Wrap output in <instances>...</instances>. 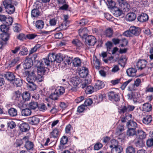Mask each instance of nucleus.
I'll return each instance as SVG.
<instances>
[{
    "label": "nucleus",
    "mask_w": 153,
    "mask_h": 153,
    "mask_svg": "<svg viewBox=\"0 0 153 153\" xmlns=\"http://www.w3.org/2000/svg\"><path fill=\"white\" fill-rule=\"evenodd\" d=\"M54 55V54L49 53L48 58H43L41 60V61H37V65L38 73L40 72L41 74H44L45 71V68H47L45 66H48L50 65L51 62H55Z\"/></svg>",
    "instance_id": "f257e3e1"
},
{
    "label": "nucleus",
    "mask_w": 153,
    "mask_h": 153,
    "mask_svg": "<svg viewBox=\"0 0 153 153\" xmlns=\"http://www.w3.org/2000/svg\"><path fill=\"white\" fill-rule=\"evenodd\" d=\"M25 74L27 76L26 80L28 82H32L36 81L37 82H41L43 80L42 76H40V77L36 76L34 71L31 72L29 71H25Z\"/></svg>",
    "instance_id": "f03ea898"
},
{
    "label": "nucleus",
    "mask_w": 153,
    "mask_h": 153,
    "mask_svg": "<svg viewBox=\"0 0 153 153\" xmlns=\"http://www.w3.org/2000/svg\"><path fill=\"white\" fill-rule=\"evenodd\" d=\"M3 4L6 12L8 14H13L15 11V8L12 4V0H4Z\"/></svg>",
    "instance_id": "7ed1b4c3"
},
{
    "label": "nucleus",
    "mask_w": 153,
    "mask_h": 153,
    "mask_svg": "<svg viewBox=\"0 0 153 153\" xmlns=\"http://www.w3.org/2000/svg\"><path fill=\"white\" fill-rule=\"evenodd\" d=\"M80 82V80L79 77H73L71 78L70 82V85H71L69 90L74 91L76 90V87Z\"/></svg>",
    "instance_id": "20e7f679"
},
{
    "label": "nucleus",
    "mask_w": 153,
    "mask_h": 153,
    "mask_svg": "<svg viewBox=\"0 0 153 153\" xmlns=\"http://www.w3.org/2000/svg\"><path fill=\"white\" fill-rule=\"evenodd\" d=\"M85 44L88 46H93L96 42V39L94 36L91 35L88 36L85 39Z\"/></svg>",
    "instance_id": "39448f33"
},
{
    "label": "nucleus",
    "mask_w": 153,
    "mask_h": 153,
    "mask_svg": "<svg viewBox=\"0 0 153 153\" xmlns=\"http://www.w3.org/2000/svg\"><path fill=\"white\" fill-rule=\"evenodd\" d=\"M13 99L18 103H23L22 99L21 93L19 90L15 92L13 96Z\"/></svg>",
    "instance_id": "423d86ee"
},
{
    "label": "nucleus",
    "mask_w": 153,
    "mask_h": 153,
    "mask_svg": "<svg viewBox=\"0 0 153 153\" xmlns=\"http://www.w3.org/2000/svg\"><path fill=\"white\" fill-rule=\"evenodd\" d=\"M108 95L109 99L111 100L117 102L120 100L119 95L115 92L110 91L108 93Z\"/></svg>",
    "instance_id": "0eeeda50"
},
{
    "label": "nucleus",
    "mask_w": 153,
    "mask_h": 153,
    "mask_svg": "<svg viewBox=\"0 0 153 153\" xmlns=\"http://www.w3.org/2000/svg\"><path fill=\"white\" fill-rule=\"evenodd\" d=\"M27 121L31 125H36L39 122V119L37 116H34L28 118Z\"/></svg>",
    "instance_id": "6e6552de"
},
{
    "label": "nucleus",
    "mask_w": 153,
    "mask_h": 153,
    "mask_svg": "<svg viewBox=\"0 0 153 153\" xmlns=\"http://www.w3.org/2000/svg\"><path fill=\"white\" fill-rule=\"evenodd\" d=\"M147 63V61L145 60H140L137 63L136 66L139 69L142 70L146 67Z\"/></svg>",
    "instance_id": "1a4fd4ad"
},
{
    "label": "nucleus",
    "mask_w": 153,
    "mask_h": 153,
    "mask_svg": "<svg viewBox=\"0 0 153 153\" xmlns=\"http://www.w3.org/2000/svg\"><path fill=\"white\" fill-rule=\"evenodd\" d=\"M33 62L30 58H27L24 61L23 67L25 69H29L33 65Z\"/></svg>",
    "instance_id": "9d476101"
},
{
    "label": "nucleus",
    "mask_w": 153,
    "mask_h": 153,
    "mask_svg": "<svg viewBox=\"0 0 153 153\" xmlns=\"http://www.w3.org/2000/svg\"><path fill=\"white\" fill-rule=\"evenodd\" d=\"M130 30L131 31L132 36H138L140 33V29L138 27L134 26L131 27L130 28Z\"/></svg>",
    "instance_id": "9b49d317"
},
{
    "label": "nucleus",
    "mask_w": 153,
    "mask_h": 153,
    "mask_svg": "<svg viewBox=\"0 0 153 153\" xmlns=\"http://www.w3.org/2000/svg\"><path fill=\"white\" fill-rule=\"evenodd\" d=\"M78 31L79 35L82 39H84L87 36V34L88 32V30L86 28H81L79 29Z\"/></svg>",
    "instance_id": "f8f14e48"
},
{
    "label": "nucleus",
    "mask_w": 153,
    "mask_h": 153,
    "mask_svg": "<svg viewBox=\"0 0 153 153\" xmlns=\"http://www.w3.org/2000/svg\"><path fill=\"white\" fill-rule=\"evenodd\" d=\"M4 76L8 81L12 82L13 81V80L16 77L14 74L10 72H7L4 74Z\"/></svg>",
    "instance_id": "ddd939ff"
},
{
    "label": "nucleus",
    "mask_w": 153,
    "mask_h": 153,
    "mask_svg": "<svg viewBox=\"0 0 153 153\" xmlns=\"http://www.w3.org/2000/svg\"><path fill=\"white\" fill-rule=\"evenodd\" d=\"M137 71V69L133 68H128L126 71V72L128 76L129 77H132L136 75Z\"/></svg>",
    "instance_id": "4468645a"
},
{
    "label": "nucleus",
    "mask_w": 153,
    "mask_h": 153,
    "mask_svg": "<svg viewBox=\"0 0 153 153\" xmlns=\"http://www.w3.org/2000/svg\"><path fill=\"white\" fill-rule=\"evenodd\" d=\"M120 4L121 7V9L125 10V11L128 10L130 7L129 5L124 0H118Z\"/></svg>",
    "instance_id": "2eb2a0df"
},
{
    "label": "nucleus",
    "mask_w": 153,
    "mask_h": 153,
    "mask_svg": "<svg viewBox=\"0 0 153 153\" xmlns=\"http://www.w3.org/2000/svg\"><path fill=\"white\" fill-rule=\"evenodd\" d=\"M111 11L113 15L115 17L120 16L122 13V10L116 7L112 8Z\"/></svg>",
    "instance_id": "dca6fc26"
},
{
    "label": "nucleus",
    "mask_w": 153,
    "mask_h": 153,
    "mask_svg": "<svg viewBox=\"0 0 153 153\" xmlns=\"http://www.w3.org/2000/svg\"><path fill=\"white\" fill-rule=\"evenodd\" d=\"M19 60V58L16 57L13 59L10 60L8 62L7 66V68H10L13 67Z\"/></svg>",
    "instance_id": "f3484780"
},
{
    "label": "nucleus",
    "mask_w": 153,
    "mask_h": 153,
    "mask_svg": "<svg viewBox=\"0 0 153 153\" xmlns=\"http://www.w3.org/2000/svg\"><path fill=\"white\" fill-rule=\"evenodd\" d=\"M126 126L128 129L136 130V128L137 127V123L133 120H129L127 122Z\"/></svg>",
    "instance_id": "a211bd4d"
},
{
    "label": "nucleus",
    "mask_w": 153,
    "mask_h": 153,
    "mask_svg": "<svg viewBox=\"0 0 153 153\" xmlns=\"http://www.w3.org/2000/svg\"><path fill=\"white\" fill-rule=\"evenodd\" d=\"M137 132L136 135L137 138L143 140L146 138V134L145 132L139 130H138Z\"/></svg>",
    "instance_id": "6ab92c4d"
},
{
    "label": "nucleus",
    "mask_w": 153,
    "mask_h": 153,
    "mask_svg": "<svg viewBox=\"0 0 153 153\" xmlns=\"http://www.w3.org/2000/svg\"><path fill=\"white\" fill-rule=\"evenodd\" d=\"M152 120V116L150 115H145L143 116V123L146 125L150 123Z\"/></svg>",
    "instance_id": "aec40b11"
},
{
    "label": "nucleus",
    "mask_w": 153,
    "mask_h": 153,
    "mask_svg": "<svg viewBox=\"0 0 153 153\" xmlns=\"http://www.w3.org/2000/svg\"><path fill=\"white\" fill-rule=\"evenodd\" d=\"M138 20L140 22H144L148 20V16L146 13H142L137 18Z\"/></svg>",
    "instance_id": "412c9836"
},
{
    "label": "nucleus",
    "mask_w": 153,
    "mask_h": 153,
    "mask_svg": "<svg viewBox=\"0 0 153 153\" xmlns=\"http://www.w3.org/2000/svg\"><path fill=\"white\" fill-rule=\"evenodd\" d=\"M9 115L11 117H15L18 115L17 110L13 108H11L8 109Z\"/></svg>",
    "instance_id": "4be33fe9"
},
{
    "label": "nucleus",
    "mask_w": 153,
    "mask_h": 153,
    "mask_svg": "<svg viewBox=\"0 0 153 153\" xmlns=\"http://www.w3.org/2000/svg\"><path fill=\"white\" fill-rule=\"evenodd\" d=\"M104 85H105L103 82L98 80L94 85V88L96 90H98L103 88Z\"/></svg>",
    "instance_id": "5701e85b"
},
{
    "label": "nucleus",
    "mask_w": 153,
    "mask_h": 153,
    "mask_svg": "<svg viewBox=\"0 0 153 153\" xmlns=\"http://www.w3.org/2000/svg\"><path fill=\"white\" fill-rule=\"evenodd\" d=\"M23 80L20 78H16V77L13 80V81L12 83H13L14 85L17 87H21L23 84Z\"/></svg>",
    "instance_id": "b1692460"
},
{
    "label": "nucleus",
    "mask_w": 153,
    "mask_h": 153,
    "mask_svg": "<svg viewBox=\"0 0 153 153\" xmlns=\"http://www.w3.org/2000/svg\"><path fill=\"white\" fill-rule=\"evenodd\" d=\"M19 127L20 130L22 132H26L30 129V127L29 125L26 123H23L21 124Z\"/></svg>",
    "instance_id": "393cba45"
},
{
    "label": "nucleus",
    "mask_w": 153,
    "mask_h": 153,
    "mask_svg": "<svg viewBox=\"0 0 153 153\" xmlns=\"http://www.w3.org/2000/svg\"><path fill=\"white\" fill-rule=\"evenodd\" d=\"M134 143L136 146L137 147L140 148L144 145V142L143 140L137 138L134 140Z\"/></svg>",
    "instance_id": "a878e982"
},
{
    "label": "nucleus",
    "mask_w": 153,
    "mask_h": 153,
    "mask_svg": "<svg viewBox=\"0 0 153 153\" xmlns=\"http://www.w3.org/2000/svg\"><path fill=\"white\" fill-rule=\"evenodd\" d=\"M136 18V15L134 13H128L126 16V19L129 21H133L135 20Z\"/></svg>",
    "instance_id": "bb28decb"
},
{
    "label": "nucleus",
    "mask_w": 153,
    "mask_h": 153,
    "mask_svg": "<svg viewBox=\"0 0 153 153\" xmlns=\"http://www.w3.org/2000/svg\"><path fill=\"white\" fill-rule=\"evenodd\" d=\"M59 136L58 129L57 128H55L53 131L51 132L50 135V138H58Z\"/></svg>",
    "instance_id": "cd10ccee"
},
{
    "label": "nucleus",
    "mask_w": 153,
    "mask_h": 153,
    "mask_svg": "<svg viewBox=\"0 0 153 153\" xmlns=\"http://www.w3.org/2000/svg\"><path fill=\"white\" fill-rule=\"evenodd\" d=\"M30 97V93L27 91L24 92L22 95V99L23 100V102L29 100Z\"/></svg>",
    "instance_id": "c85d7f7f"
},
{
    "label": "nucleus",
    "mask_w": 153,
    "mask_h": 153,
    "mask_svg": "<svg viewBox=\"0 0 153 153\" xmlns=\"http://www.w3.org/2000/svg\"><path fill=\"white\" fill-rule=\"evenodd\" d=\"M88 73V69L85 67L84 68V69L79 72V75L80 77L84 78L87 76Z\"/></svg>",
    "instance_id": "c756f323"
},
{
    "label": "nucleus",
    "mask_w": 153,
    "mask_h": 153,
    "mask_svg": "<svg viewBox=\"0 0 153 153\" xmlns=\"http://www.w3.org/2000/svg\"><path fill=\"white\" fill-rule=\"evenodd\" d=\"M56 93L59 96L62 95L65 92V89L63 87L59 86L57 87L55 89Z\"/></svg>",
    "instance_id": "7c9ffc66"
},
{
    "label": "nucleus",
    "mask_w": 153,
    "mask_h": 153,
    "mask_svg": "<svg viewBox=\"0 0 153 153\" xmlns=\"http://www.w3.org/2000/svg\"><path fill=\"white\" fill-rule=\"evenodd\" d=\"M152 110V106L149 103H146L143 104V110L149 112Z\"/></svg>",
    "instance_id": "2f4dec72"
},
{
    "label": "nucleus",
    "mask_w": 153,
    "mask_h": 153,
    "mask_svg": "<svg viewBox=\"0 0 153 153\" xmlns=\"http://www.w3.org/2000/svg\"><path fill=\"white\" fill-rule=\"evenodd\" d=\"M34 144L33 142L30 141H27L26 142L25 145V147L28 151L30 150H33Z\"/></svg>",
    "instance_id": "473e14b6"
},
{
    "label": "nucleus",
    "mask_w": 153,
    "mask_h": 153,
    "mask_svg": "<svg viewBox=\"0 0 153 153\" xmlns=\"http://www.w3.org/2000/svg\"><path fill=\"white\" fill-rule=\"evenodd\" d=\"M27 87L28 89L30 91H34L36 89L37 86L34 82H28L27 84Z\"/></svg>",
    "instance_id": "72a5a7b5"
},
{
    "label": "nucleus",
    "mask_w": 153,
    "mask_h": 153,
    "mask_svg": "<svg viewBox=\"0 0 153 153\" xmlns=\"http://www.w3.org/2000/svg\"><path fill=\"white\" fill-rule=\"evenodd\" d=\"M10 35V32L3 33L1 34V38L4 41H7L9 38Z\"/></svg>",
    "instance_id": "f704fd0d"
},
{
    "label": "nucleus",
    "mask_w": 153,
    "mask_h": 153,
    "mask_svg": "<svg viewBox=\"0 0 153 153\" xmlns=\"http://www.w3.org/2000/svg\"><path fill=\"white\" fill-rule=\"evenodd\" d=\"M31 112L30 109L28 108H26L22 110L21 114L22 116L26 117L30 115Z\"/></svg>",
    "instance_id": "c9c22d12"
},
{
    "label": "nucleus",
    "mask_w": 153,
    "mask_h": 153,
    "mask_svg": "<svg viewBox=\"0 0 153 153\" xmlns=\"http://www.w3.org/2000/svg\"><path fill=\"white\" fill-rule=\"evenodd\" d=\"M127 59L125 56H123L120 57L118 60L119 64L122 67H124L126 64Z\"/></svg>",
    "instance_id": "e433bc0d"
},
{
    "label": "nucleus",
    "mask_w": 153,
    "mask_h": 153,
    "mask_svg": "<svg viewBox=\"0 0 153 153\" xmlns=\"http://www.w3.org/2000/svg\"><path fill=\"white\" fill-rule=\"evenodd\" d=\"M111 152L113 153H120L122 151V149L120 146L111 148Z\"/></svg>",
    "instance_id": "4c0bfd02"
},
{
    "label": "nucleus",
    "mask_w": 153,
    "mask_h": 153,
    "mask_svg": "<svg viewBox=\"0 0 153 153\" xmlns=\"http://www.w3.org/2000/svg\"><path fill=\"white\" fill-rule=\"evenodd\" d=\"M55 62L57 63H59L63 59V57L62 54L61 53H59L55 56Z\"/></svg>",
    "instance_id": "58836bf2"
},
{
    "label": "nucleus",
    "mask_w": 153,
    "mask_h": 153,
    "mask_svg": "<svg viewBox=\"0 0 153 153\" xmlns=\"http://www.w3.org/2000/svg\"><path fill=\"white\" fill-rule=\"evenodd\" d=\"M36 27L39 29L42 28L44 26V22L41 20L37 21L35 24Z\"/></svg>",
    "instance_id": "ea45409f"
},
{
    "label": "nucleus",
    "mask_w": 153,
    "mask_h": 153,
    "mask_svg": "<svg viewBox=\"0 0 153 153\" xmlns=\"http://www.w3.org/2000/svg\"><path fill=\"white\" fill-rule=\"evenodd\" d=\"M136 130L134 129H128L126 132V135L129 136H133L136 135Z\"/></svg>",
    "instance_id": "a19ab883"
},
{
    "label": "nucleus",
    "mask_w": 153,
    "mask_h": 153,
    "mask_svg": "<svg viewBox=\"0 0 153 153\" xmlns=\"http://www.w3.org/2000/svg\"><path fill=\"white\" fill-rule=\"evenodd\" d=\"M73 64L74 66L78 67L80 65L81 61L79 58H76L72 60Z\"/></svg>",
    "instance_id": "79ce46f5"
},
{
    "label": "nucleus",
    "mask_w": 153,
    "mask_h": 153,
    "mask_svg": "<svg viewBox=\"0 0 153 153\" xmlns=\"http://www.w3.org/2000/svg\"><path fill=\"white\" fill-rule=\"evenodd\" d=\"M0 30L3 33L10 32L9 26L4 24L0 26Z\"/></svg>",
    "instance_id": "37998d69"
},
{
    "label": "nucleus",
    "mask_w": 153,
    "mask_h": 153,
    "mask_svg": "<svg viewBox=\"0 0 153 153\" xmlns=\"http://www.w3.org/2000/svg\"><path fill=\"white\" fill-rule=\"evenodd\" d=\"M91 83L90 79H85L84 81L82 82L80 87L82 88H84L85 87H87L88 85Z\"/></svg>",
    "instance_id": "c03bdc74"
},
{
    "label": "nucleus",
    "mask_w": 153,
    "mask_h": 153,
    "mask_svg": "<svg viewBox=\"0 0 153 153\" xmlns=\"http://www.w3.org/2000/svg\"><path fill=\"white\" fill-rule=\"evenodd\" d=\"M72 42L73 45L77 47H81L82 45V42L77 39H73Z\"/></svg>",
    "instance_id": "a18cd8bd"
},
{
    "label": "nucleus",
    "mask_w": 153,
    "mask_h": 153,
    "mask_svg": "<svg viewBox=\"0 0 153 153\" xmlns=\"http://www.w3.org/2000/svg\"><path fill=\"white\" fill-rule=\"evenodd\" d=\"M38 103L36 102H31L29 104V107L31 109H35L37 107H38Z\"/></svg>",
    "instance_id": "49530a36"
},
{
    "label": "nucleus",
    "mask_w": 153,
    "mask_h": 153,
    "mask_svg": "<svg viewBox=\"0 0 153 153\" xmlns=\"http://www.w3.org/2000/svg\"><path fill=\"white\" fill-rule=\"evenodd\" d=\"M119 112L120 114H123L126 112H128L126 105H123L121 106L119 110Z\"/></svg>",
    "instance_id": "de8ad7c7"
},
{
    "label": "nucleus",
    "mask_w": 153,
    "mask_h": 153,
    "mask_svg": "<svg viewBox=\"0 0 153 153\" xmlns=\"http://www.w3.org/2000/svg\"><path fill=\"white\" fill-rule=\"evenodd\" d=\"M126 153H135V151L134 147L132 146H128L126 149Z\"/></svg>",
    "instance_id": "09e8293b"
},
{
    "label": "nucleus",
    "mask_w": 153,
    "mask_h": 153,
    "mask_svg": "<svg viewBox=\"0 0 153 153\" xmlns=\"http://www.w3.org/2000/svg\"><path fill=\"white\" fill-rule=\"evenodd\" d=\"M13 22V18L11 17H9L8 18L7 17L4 22V23L5 24V25L9 26V25H12Z\"/></svg>",
    "instance_id": "8fccbe9b"
},
{
    "label": "nucleus",
    "mask_w": 153,
    "mask_h": 153,
    "mask_svg": "<svg viewBox=\"0 0 153 153\" xmlns=\"http://www.w3.org/2000/svg\"><path fill=\"white\" fill-rule=\"evenodd\" d=\"M106 3L108 8H111L112 9L114 7H115V3L112 0L107 1Z\"/></svg>",
    "instance_id": "3c124183"
},
{
    "label": "nucleus",
    "mask_w": 153,
    "mask_h": 153,
    "mask_svg": "<svg viewBox=\"0 0 153 153\" xmlns=\"http://www.w3.org/2000/svg\"><path fill=\"white\" fill-rule=\"evenodd\" d=\"M93 61H95L96 65L95 66V68L97 70H99L100 68V63L99 60L98 59L96 56H94L93 57Z\"/></svg>",
    "instance_id": "603ef678"
},
{
    "label": "nucleus",
    "mask_w": 153,
    "mask_h": 153,
    "mask_svg": "<svg viewBox=\"0 0 153 153\" xmlns=\"http://www.w3.org/2000/svg\"><path fill=\"white\" fill-rule=\"evenodd\" d=\"M94 88L93 86L91 85L87 86L85 90V91L87 94H91L94 91Z\"/></svg>",
    "instance_id": "864d4df0"
},
{
    "label": "nucleus",
    "mask_w": 153,
    "mask_h": 153,
    "mask_svg": "<svg viewBox=\"0 0 153 153\" xmlns=\"http://www.w3.org/2000/svg\"><path fill=\"white\" fill-rule=\"evenodd\" d=\"M40 13L38 9H33L31 11V16L33 17H37L39 15Z\"/></svg>",
    "instance_id": "5fc2aeb1"
},
{
    "label": "nucleus",
    "mask_w": 153,
    "mask_h": 153,
    "mask_svg": "<svg viewBox=\"0 0 153 153\" xmlns=\"http://www.w3.org/2000/svg\"><path fill=\"white\" fill-rule=\"evenodd\" d=\"M128 43V41L126 39L124 38L120 40V45L119 47H125Z\"/></svg>",
    "instance_id": "6e6d98bb"
},
{
    "label": "nucleus",
    "mask_w": 153,
    "mask_h": 153,
    "mask_svg": "<svg viewBox=\"0 0 153 153\" xmlns=\"http://www.w3.org/2000/svg\"><path fill=\"white\" fill-rule=\"evenodd\" d=\"M59 97V96L56 93V91H55L54 92L50 95L49 98L53 100H57Z\"/></svg>",
    "instance_id": "4d7b16f0"
},
{
    "label": "nucleus",
    "mask_w": 153,
    "mask_h": 153,
    "mask_svg": "<svg viewBox=\"0 0 153 153\" xmlns=\"http://www.w3.org/2000/svg\"><path fill=\"white\" fill-rule=\"evenodd\" d=\"M68 141V138L67 137L63 136L61 139L60 146L64 145L66 144Z\"/></svg>",
    "instance_id": "13d9d810"
},
{
    "label": "nucleus",
    "mask_w": 153,
    "mask_h": 153,
    "mask_svg": "<svg viewBox=\"0 0 153 153\" xmlns=\"http://www.w3.org/2000/svg\"><path fill=\"white\" fill-rule=\"evenodd\" d=\"M111 145H110V148H113L114 147H116L119 145H118V141L115 139L112 140L111 141Z\"/></svg>",
    "instance_id": "bf43d9fd"
},
{
    "label": "nucleus",
    "mask_w": 153,
    "mask_h": 153,
    "mask_svg": "<svg viewBox=\"0 0 153 153\" xmlns=\"http://www.w3.org/2000/svg\"><path fill=\"white\" fill-rule=\"evenodd\" d=\"M38 108L40 111L43 112L47 110V107L45 104L42 103L39 104L38 106Z\"/></svg>",
    "instance_id": "052dcab7"
},
{
    "label": "nucleus",
    "mask_w": 153,
    "mask_h": 153,
    "mask_svg": "<svg viewBox=\"0 0 153 153\" xmlns=\"http://www.w3.org/2000/svg\"><path fill=\"white\" fill-rule=\"evenodd\" d=\"M105 97V94H100L98 95V97H96L97 100V101L96 102L98 103L102 102L103 101V98Z\"/></svg>",
    "instance_id": "680f3d73"
},
{
    "label": "nucleus",
    "mask_w": 153,
    "mask_h": 153,
    "mask_svg": "<svg viewBox=\"0 0 153 153\" xmlns=\"http://www.w3.org/2000/svg\"><path fill=\"white\" fill-rule=\"evenodd\" d=\"M7 125L8 127L11 129L13 128L16 126V123L13 121H10L8 122Z\"/></svg>",
    "instance_id": "e2e57ef3"
},
{
    "label": "nucleus",
    "mask_w": 153,
    "mask_h": 153,
    "mask_svg": "<svg viewBox=\"0 0 153 153\" xmlns=\"http://www.w3.org/2000/svg\"><path fill=\"white\" fill-rule=\"evenodd\" d=\"M147 146L150 147L153 146V138H151L147 140L146 142Z\"/></svg>",
    "instance_id": "0e129e2a"
},
{
    "label": "nucleus",
    "mask_w": 153,
    "mask_h": 153,
    "mask_svg": "<svg viewBox=\"0 0 153 153\" xmlns=\"http://www.w3.org/2000/svg\"><path fill=\"white\" fill-rule=\"evenodd\" d=\"M135 93L133 91H130L127 94V96L128 99L131 100L134 98Z\"/></svg>",
    "instance_id": "69168bd1"
},
{
    "label": "nucleus",
    "mask_w": 153,
    "mask_h": 153,
    "mask_svg": "<svg viewBox=\"0 0 153 153\" xmlns=\"http://www.w3.org/2000/svg\"><path fill=\"white\" fill-rule=\"evenodd\" d=\"M93 103V101L91 99H87L84 102V104L85 106H88L91 105Z\"/></svg>",
    "instance_id": "338daca9"
},
{
    "label": "nucleus",
    "mask_w": 153,
    "mask_h": 153,
    "mask_svg": "<svg viewBox=\"0 0 153 153\" xmlns=\"http://www.w3.org/2000/svg\"><path fill=\"white\" fill-rule=\"evenodd\" d=\"M102 147V145L100 143H96L94 146V149L95 150H98Z\"/></svg>",
    "instance_id": "774afa93"
}]
</instances>
